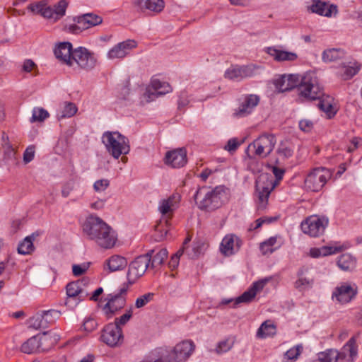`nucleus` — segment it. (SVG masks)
Returning <instances> with one entry per match:
<instances>
[{
    "instance_id": "nucleus-34",
    "label": "nucleus",
    "mask_w": 362,
    "mask_h": 362,
    "mask_svg": "<svg viewBox=\"0 0 362 362\" xmlns=\"http://www.w3.org/2000/svg\"><path fill=\"white\" fill-rule=\"evenodd\" d=\"M257 209L258 210H264L267 205L268 199L271 192V189L268 187H261L257 185Z\"/></svg>"
},
{
    "instance_id": "nucleus-3",
    "label": "nucleus",
    "mask_w": 362,
    "mask_h": 362,
    "mask_svg": "<svg viewBox=\"0 0 362 362\" xmlns=\"http://www.w3.org/2000/svg\"><path fill=\"white\" fill-rule=\"evenodd\" d=\"M228 190L223 185H218L213 189L202 187L197 190L194 199L199 209L212 211L220 208L227 202Z\"/></svg>"
},
{
    "instance_id": "nucleus-42",
    "label": "nucleus",
    "mask_w": 362,
    "mask_h": 362,
    "mask_svg": "<svg viewBox=\"0 0 362 362\" xmlns=\"http://www.w3.org/2000/svg\"><path fill=\"white\" fill-rule=\"evenodd\" d=\"M77 112L76 106L72 103H66L60 113L58 114L59 119L71 117Z\"/></svg>"
},
{
    "instance_id": "nucleus-59",
    "label": "nucleus",
    "mask_w": 362,
    "mask_h": 362,
    "mask_svg": "<svg viewBox=\"0 0 362 362\" xmlns=\"http://www.w3.org/2000/svg\"><path fill=\"white\" fill-rule=\"evenodd\" d=\"M35 156V147L33 146H28L23 153V160L25 163H30L33 160Z\"/></svg>"
},
{
    "instance_id": "nucleus-48",
    "label": "nucleus",
    "mask_w": 362,
    "mask_h": 362,
    "mask_svg": "<svg viewBox=\"0 0 362 362\" xmlns=\"http://www.w3.org/2000/svg\"><path fill=\"white\" fill-rule=\"evenodd\" d=\"M274 84L279 92L289 91V86L287 84L286 77H285L284 74L276 78Z\"/></svg>"
},
{
    "instance_id": "nucleus-10",
    "label": "nucleus",
    "mask_w": 362,
    "mask_h": 362,
    "mask_svg": "<svg viewBox=\"0 0 362 362\" xmlns=\"http://www.w3.org/2000/svg\"><path fill=\"white\" fill-rule=\"evenodd\" d=\"M331 172L325 168H317L310 171L305 179V187L312 192H319L331 178Z\"/></svg>"
},
{
    "instance_id": "nucleus-56",
    "label": "nucleus",
    "mask_w": 362,
    "mask_h": 362,
    "mask_svg": "<svg viewBox=\"0 0 362 362\" xmlns=\"http://www.w3.org/2000/svg\"><path fill=\"white\" fill-rule=\"evenodd\" d=\"M299 128L304 132H310L313 128V123L310 119H301L298 123Z\"/></svg>"
},
{
    "instance_id": "nucleus-49",
    "label": "nucleus",
    "mask_w": 362,
    "mask_h": 362,
    "mask_svg": "<svg viewBox=\"0 0 362 362\" xmlns=\"http://www.w3.org/2000/svg\"><path fill=\"white\" fill-rule=\"evenodd\" d=\"M43 314L45 317V322L46 323H52L54 322L57 319L59 318L60 317V312L57 310H42Z\"/></svg>"
},
{
    "instance_id": "nucleus-58",
    "label": "nucleus",
    "mask_w": 362,
    "mask_h": 362,
    "mask_svg": "<svg viewBox=\"0 0 362 362\" xmlns=\"http://www.w3.org/2000/svg\"><path fill=\"white\" fill-rule=\"evenodd\" d=\"M322 251L324 254V256H327L333 254H336L338 252H340L344 250V247L341 246L339 247H333V246H322Z\"/></svg>"
},
{
    "instance_id": "nucleus-24",
    "label": "nucleus",
    "mask_w": 362,
    "mask_h": 362,
    "mask_svg": "<svg viewBox=\"0 0 362 362\" xmlns=\"http://www.w3.org/2000/svg\"><path fill=\"white\" fill-rule=\"evenodd\" d=\"M72 45L69 42H63L57 45L54 49V53L57 59L62 63L71 66L73 65L72 57Z\"/></svg>"
},
{
    "instance_id": "nucleus-18",
    "label": "nucleus",
    "mask_w": 362,
    "mask_h": 362,
    "mask_svg": "<svg viewBox=\"0 0 362 362\" xmlns=\"http://www.w3.org/2000/svg\"><path fill=\"white\" fill-rule=\"evenodd\" d=\"M308 11L321 16L330 18L337 14L338 8L336 5L322 0H312L310 5L308 6Z\"/></svg>"
},
{
    "instance_id": "nucleus-36",
    "label": "nucleus",
    "mask_w": 362,
    "mask_h": 362,
    "mask_svg": "<svg viewBox=\"0 0 362 362\" xmlns=\"http://www.w3.org/2000/svg\"><path fill=\"white\" fill-rule=\"evenodd\" d=\"M35 238L34 233L27 236L19 243L18 246V252L21 255H28L34 250L33 240Z\"/></svg>"
},
{
    "instance_id": "nucleus-12",
    "label": "nucleus",
    "mask_w": 362,
    "mask_h": 362,
    "mask_svg": "<svg viewBox=\"0 0 362 362\" xmlns=\"http://www.w3.org/2000/svg\"><path fill=\"white\" fill-rule=\"evenodd\" d=\"M327 225V218L312 216L301 223L300 228L305 234L311 237H318L324 233Z\"/></svg>"
},
{
    "instance_id": "nucleus-51",
    "label": "nucleus",
    "mask_w": 362,
    "mask_h": 362,
    "mask_svg": "<svg viewBox=\"0 0 362 362\" xmlns=\"http://www.w3.org/2000/svg\"><path fill=\"white\" fill-rule=\"evenodd\" d=\"M303 349L302 346L297 345L289 349L285 354L286 357L291 361H296L300 354V350Z\"/></svg>"
},
{
    "instance_id": "nucleus-13",
    "label": "nucleus",
    "mask_w": 362,
    "mask_h": 362,
    "mask_svg": "<svg viewBox=\"0 0 362 362\" xmlns=\"http://www.w3.org/2000/svg\"><path fill=\"white\" fill-rule=\"evenodd\" d=\"M100 340L110 347L120 346L124 341L122 328L115 324H107L101 332Z\"/></svg>"
},
{
    "instance_id": "nucleus-17",
    "label": "nucleus",
    "mask_w": 362,
    "mask_h": 362,
    "mask_svg": "<svg viewBox=\"0 0 362 362\" xmlns=\"http://www.w3.org/2000/svg\"><path fill=\"white\" fill-rule=\"evenodd\" d=\"M260 101V98L256 94H247L243 97L239 107L234 110L233 115L236 117H245L250 115Z\"/></svg>"
},
{
    "instance_id": "nucleus-26",
    "label": "nucleus",
    "mask_w": 362,
    "mask_h": 362,
    "mask_svg": "<svg viewBox=\"0 0 362 362\" xmlns=\"http://www.w3.org/2000/svg\"><path fill=\"white\" fill-rule=\"evenodd\" d=\"M320 95L319 98L315 99H306L307 100H318L317 107L318 108L326 113L329 118L334 117L336 112L333 108V98L329 95H326L323 93V88L320 86Z\"/></svg>"
},
{
    "instance_id": "nucleus-41",
    "label": "nucleus",
    "mask_w": 362,
    "mask_h": 362,
    "mask_svg": "<svg viewBox=\"0 0 362 362\" xmlns=\"http://www.w3.org/2000/svg\"><path fill=\"white\" fill-rule=\"evenodd\" d=\"M39 347V341L37 337L34 336L28 339L21 346L22 352L30 354L35 351Z\"/></svg>"
},
{
    "instance_id": "nucleus-11",
    "label": "nucleus",
    "mask_w": 362,
    "mask_h": 362,
    "mask_svg": "<svg viewBox=\"0 0 362 362\" xmlns=\"http://www.w3.org/2000/svg\"><path fill=\"white\" fill-rule=\"evenodd\" d=\"M128 289V284H124L117 292L107 296V302L103 307V310L106 313L115 314L124 307L127 302Z\"/></svg>"
},
{
    "instance_id": "nucleus-21",
    "label": "nucleus",
    "mask_w": 362,
    "mask_h": 362,
    "mask_svg": "<svg viewBox=\"0 0 362 362\" xmlns=\"http://www.w3.org/2000/svg\"><path fill=\"white\" fill-rule=\"evenodd\" d=\"M136 47V41L133 40H127L115 45L108 51L107 57L109 59H123L133 48H135Z\"/></svg>"
},
{
    "instance_id": "nucleus-57",
    "label": "nucleus",
    "mask_w": 362,
    "mask_h": 362,
    "mask_svg": "<svg viewBox=\"0 0 362 362\" xmlns=\"http://www.w3.org/2000/svg\"><path fill=\"white\" fill-rule=\"evenodd\" d=\"M336 354L337 356H335V361L337 362H354L355 358L354 357L347 356L344 351H338L336 350Z\"/></svg>"
},
{
    "instance_id": "nucleus-5",
    "label": "nucleus",
    "mask_w": 362,
    "mask_h": 362,
    "mask_svg": "<svg viewBox=\"0 0 362 362\" xmlns=\"http://www.w3.org/2000/svg\"><path fill=\"white\" fill-rule=\"evenodd\" d=\"M177 208V202L175 195L161 199L158 202V211L161 214V218L155 226V230L159 234L160 238L166 237L170 228V220Z\"/></svg>"
},
{
    "instance_id": "nucleus-7",
    "label": "nucleus",
    "mask_w": 362,
    "mask_h": 362,
    "mask_svg": "<svg viewBox=\"0 0 362 362\" xmlns=\"http://www.w3.org/2000/svg\"><path fill=\"white\" fill-rule=\"evenodd\" d=\"M102 142L107 151L115 158L118 159L121 155L127 154L130 151L128 138L119 132H105L102 135Z\"/></svg>"
},
{
    "instance_id": "nucleus-22",
    "label": "nucleus",
    "mask_w": 362,
    "mask_h": 362,
    "mask_svg": "<svg viewBox=\"0 0 362 362\" xmlns=\"http://www.w3.org/2000/svg\"><path fill=\"white\" fill-rule=\"evenodd\" d=\"M241 245L242 240L240 238L233 234H229L223 238L220 250L225 256H230L235 254Z\"/></svg>"
},
{
    "instance_id": "nucleus-43",
    "label": "nucleus",
    "mask_w": 362,
    "mask_h": 362,
    "mask_svg": "<svg viewBox=\"0 0 362 362\" xmlns=\"http://www.w3.org/2000/svg\"><path fill=\"white\" fill-rule=\"evenodd\" d=\"M341 351H344L347 356H350L351 357L356 358L358 352L355 339L354 337L351 338L344 345Z\"/></svg>"
},
{
    "instance_id": "nucleus-25",
    "label": "nucleus",
    "mask_w": 362,
    "mask_h": 362,
    "mask_svg": "<svg viewBox=\"0 0 362 362\" xmlns=\"http://www.w3.org/2000/svg\"><path fill=\"white\" fill-rule=\"evenodd\" d=\"M133 4L141 11L148 10L156 13H160L165 7L163 0H134Z\"/></svg>"
},
{
    "instance_id": "nucleus-1",
    "label": "nucleus",
    "mask_w": 362,
    "mask_h": 362,
    "mask_svg": "<svg viewBox=\"0 0 362 362\" xmlns=\"http://www.w3.org/2000/svg\"><path fill=\"white\" fill-rule=\"evenodd\" d=\"M82 227L86 238L98 247L105 250L115 247L117 233L101 218L91 214L86 218Z\"/></svg>"
},
{
    "instance_id": "nucleus-38",
    "label": "nucleus",
    "mask_w": 362,
    "mask_h": 362,
    "mask_svg": "<svg viewBox=\"0 0 362 362\" xmlns=\"http://www.w3.org/2000/svg\"><path fill=\"white\" fill-rule=\"evenodd\" d=\"M168 254V250L165 248L160 249L156 252V250H154L151 258V267L155 268L157 266L162 264L164 260L167 258Z\"/></svg>"
},
{
    "instance_id": "nucleus-52",
    "label": "nucleus",
    "mask_w": 362,
    "mask_h": 362,
    "mask_svg": "<svg viewBox=\"0 0 362 362\" xmlns=\"http://www.w3.org/2000/svg\"><path fill=\"white\" fill-rule=\"evenodd\" d=\"M241 144L242 141H240L237 138H231L228 141L224 146V149L230 153H233L238 149Z\"/></svg>"
},
{
    "instance_id": "nucleus-32",
    "label": "nucleus",
    "mask_w": 362,
    "mask_h": 362,
    "mask_svg": "<svg viewBox=\"0 0 362 362\" xmlns=\"http://www.w3.org/2000/svg\"><path fill=\"white\" fill-rule=\"evenodd\" d=\"M277 243V237L272 236L266 240L263 241L259 245V250L263 255H267L273 253L281 247V244L275 246Z\"/></svg>"
},
{
    "instance_id": "nucleus-15",
    "label": "nucleus",
    "mask_w": 362,
    "mask_h": 362,
    "mask_svg": "<svg viewBox=\"0 0 362 362\" xmlns=\"http://www.w3.org/2000/svg\"><path fill=\"white\" fill-rule=\"evenodd\" d=\"M257 68L255 64L232 66L226 69L224 76L229 80L240 81L245 78L253 76Z\"/></svg>"
},
{
    "instance_id": "nucleus-40",
    "label": "nucleus",
    "mask_w": 362,
    "mask_h": 362,
    "mask_svg": "<svg viewBox=\"0 0 362 362\" xmlns=\"http://www.w3.org/2000/svg\"><path fill=\"white\" fill-rule=\"evenodd\" d=\"M151 86L156 91L157 95H165L172 91V88L168 83L161 81L158 79L151 81Z\"/></svg>"
},
{
    "instance_id": "nucleus-46",
    "label": "nucleus",
    "mask_w": 362,
    "mask_h": 362,
    "mask_svg": "<svg viewBox=\"0 0 362 362\" xmlns=\"http://www.w3.org/2000/svg\"><path fill=\"white\" fill-rule=\"evenodd\" d=\"M31 327L35 329H38L41 327H45V317L43 314V311L37 313L35 315L30 319Z\"/></svg>"
},
{
    "instance_id": "nucleus-30",
    "label": "nucleus",
    "mask_w": 362,
    "mask_h": 362,
    "mask_svg": "<svg viewBox=\"0 0 362 362\" xmlns=\"http://www.w3.org/2000/svg\"><path fill=\"white\" fill-rule=\"evenodd\" d=\"M337 264L341 270L349 271L355 268L356 259L351 254L345 253L338 257Z\"/></svg>"
},
{
    "instance_id": "nucleus-19",
    "label": "nucleus",
    "mask_w": 362,
    "mask_h": 362,
    "mask_svg": "<svg viewBox=\"0 0 362 362\" xmlns=\"http://www.w3.org/2000/svg\"><path fill=\"white\" fill-rule=\"evenodd\" d=\"M269 279L265 278L263 279H260L259 281H255L250 286V287L243 292L242 295L237 297L235 299V303H233V307H236L238 304L244 303H250L257 295V292L262 291L264 286L269 282Z\"/></svg>"
},
{
    "instance_id": "nucleus-62",
    "label": "nucleus",
    "mask_w": 362,
    "mask_h": 362,
    "mask_svg": "<svg viewBox=\"0 0 362 362\" xmlns=\"http://www.w3.org/2000/svg\"><path fill=\"white\" fill-rule=\"evenodd\" d=\"M189 100L188 99L187 93L185 91L181 92L178 99V108L181 109L187 106Z\"/></svg>"
},
{
    "instance_id": "nucleus-45",
    "label": "nucleus",
    "mask_w": 362,
    "mask_h": 362,
    "mask_svg": "<svg viewBox=\"0 0 362 362\" xmlns=\"http://www.w3.org/2000/svg\"><path fill=\"white\" fill-rule=\"evenodd\" d=\"M49 115V112L46 110L41 107H35L33 110L30 122H42L47 119Z\"/></svg>"
},
{
    "instance_id": "nucleus-33",
    "label": "nucleus",
    "mask_w": 362,
    "mask_h": 362,
    "mask_svg": "<svg viewBox=\"0 0 362 362\" xmlns=\"http://www.w3.org/2000/svg\"><path fill=\"white\" fill-rule=\"evenodd\" d=\"M345 52L342 49L331 48L323 51L322 59L324 62H332L342 59Z\"/></svg>"
},
{
    "instance_id": "nucleus-28",
    "label": "nucleus",
    "mask_w": 362,
    "mask_h": 362,
    "mask_svg": "<svg viewBox=\"0 0 362 362\" xmlns=\"http://www.w3.org/2000/svg\"><path fill=\"white\" fill-rule=\"evenodd\" d=\"M74 21L82 24L86 30L101 24L103 23V18L94 13H86L74 17Z\"/></svg>"
},
{
    "instance_id": "nucleus-63",
    "label": "nucleus",
    "mask_w": 362,
    "mask_h": 362,
    "mask_svg": "<svg viewBox=\"0 0 362 362\" xmlns=\"http://www.w3.org/2000/svg\"><path fill=\"white\" fill-rule=\"evenodd\" d=\"M35 62L31 59H26L24 61L22 66V70L25 72H30L33 69L35 66Z\"/></svg>"
},
{
    "instance_id": "nucleus-44",
    "label": "nucleus",
    "mask_w": 362,
    "mask_h": 362,
    "mask_svg": "<svg viewBox=\"0 0 362 362\" xmlns=\"http://www.w3.org/2000/svg\"><path fill=\"white\" fill-rule=\"evenodd\" d=\"M334 356H337L335 349H327L317 354V361L319 362H336Z\"/></svg>"
},
{
    "instance_id": "nucleus-9",
    "label": "nucleus",
    "mask_w": 362,
    "mask_h": 362,
    "mask_svg": "<svg viewBox=\"0 0 362 362\" xmlns=\"http://www.w3.org/2000/svg\"><path fill=\"white\" fill-rule=\"evenodd\" d=\"M153 252L154 250H149L147 253L136 257L131 262L127 274V284L128 286L134 284L151 267V258Z\"/></svg>"
},
{
    "instance_id": "nucleus-64",
    "label": "nucleus",
    "mask_w": 362,
    "mask_h": 362,
    "mask_svg": "<svg viewBox=\"0 0 362 362\" xmlns=\"http://www.w3.org/2000/svg\"><path fill=\"white\" fill-rule=\"evenodd\" d=\"M87 267H82L81 265L74 264L72 267V272L74 276H78L82 275L86 272Z\"/></svg>"
},
{
    "instance_id": "nucleus-53",
    "label": "nucleus",
    "mask_w": 362,
    "mask_h": 362,
    "mask_svg": "<svg viewBox=\"0 0 362 362\" xmlns=\"http://www.w3.org/2000/svg\"><path fill=\"white\" fill-rule=\"evenodd\" d=\"M132 316V309L128 310L124 315L119 317H117L115 320V322L112 324L117 325L119 327L122 325H126Z\"/></svg>"
},
{
    "instance_id": "nucleus-2",
    "label": "nucleus",
    "mask_w": 362,
    "mask_h": 362,
    "mask_svg": "<svg viewBox=\"0 0 362 362\" xmlns=\"http://www.w3.org/2000/svg\"><path fill=\"white\" fill-rule=\"evenodd\" d=\"M289 90L296 88L298 95L303 99H315L320 95V84L317 74L308 71L303 74H284Z\"/></svg>"
},
{
    "instance_id": "nucleus-29",
    "label": "nucleus",
    "mask_w": 362,
    "mask_h": 362,
    "mask_svg": "<svg viewBox=\"0 0 362 362\" xmlns=\"http://www.w3.org/2000/svg\"><path fill=\"white\" fill-rule=\"evenodd\" d=\"M127 264V259L124 257L115 255L105 261L104 268L106 269L107 267L110 272H115L123 270Z\"/></svg>"
},
{
    "instance_id": "nucleus-61",
    "label": "nucleus",
    "mask_w": 362,
    "mask_h": 362,
    "mask_svg": "<svg viewBox=\"0 0 362 362\" xmlns=\"http://www.w3.org/2000/svg\"><path fill=\"white\" fill-rule=\"evenodd\" d=\"M278 153L284 158H290L293 155V151L291 148L281 144L278 148Z\"/></svg>"
},
{
    "instance_id": "nucleus-20",
    "label": "nucleus",
    "mask_w": 362,
    "mask_h": 362,
    "mask_svg": "<svg viewBox=\"0 0 362 362\" xmlns=\"http://www.w3.org/2000/svg\"><path fill=\"white\" fill-rule=\"evenodd\" d=\"M356 293V287L345 283L335 288L332 293V298H335L341 304H346L349 303Z\"/></svg>"
},
{
    "instance_id": "nucleus-47",
    "label": "nucleus",
    "mask_w": 362,
    "mask_h": 362,
    "mask_svg": "<svg viewBox=\"0 0 362 362\" xmlns=\"http://www.w3.org/2000/svg\"><path fill=\"white\" fill-rule=\"evenodd\" d=\"M154 293H145L136 299L135 307L136 308H141L146 305L148 303L153 300Z\"/></svg>"
},
{
    "instance_id": "nucleus-4",
    "label": "nucleus",
    "mask_w": 362,
    "mask_h": 362,
    "mask_svg": "<svg viewBox=\"0 0 362 362\" xmlns=\"http://www.w3.org/2000/svg\"><path fill=\"white\" fill-rule=\"evenodd\" d=\"M195 349L192 340H184L173 349L160 347L156 349L161 362H186Z\"/></svg>"
},
{
    "instance_id": "nucleus-39",
    "label": "nucleus",
    "mask_w": 362,
    "mask_h": 362,
    "mask_svg": "<svg viewBox=\"0 0 362 362\" xmlns=\"http://www.w3.org/2000/svg\"><path fill=\"white\" fill-rule=\"evenodd\" d=\"M360 69L361 66L357 62L350 63L349 65L343 66L341 76L343 79L349 80L357 74Z\"/></svg>"
},
{
    "instance_id": "nucleus-27",
    "label": "nucleus",
    "mask_w": 362,
    "mask_h": 362,
    "mask_svg": "<svg viewBox=\"0 0 362 362\" xmlns=\"http://www.w3.org/2000/svg\"><path fill=\"white\" fill-rule=\"evenodd\" d=\"M266 52L277 62H294L298 59L296 52L279 49L275 47H267Z\"/></svg>"
},
{
    "instance_id": "nucleus-60",
    "label": "nucleus",
    "mask_w": 362,
    "mask_h": 362,
    "mask_svg": "<svg viewBox=\"0 0 362 362\" xmlns=\"http://www.w3.org/2000/svg\"><path fill=\"white\" fill-rule=\"evenodd\" d=\"M185 252L182 250H178L170 259L169 262V265L171 268L175 269L178 266L179 259L182 255H183Z\"/></svg>"
},
{
    "instance_id": "nucleus-6",
    "label": "nucleus",
    "mask_w": 362,
    "mask_h": 362,
    "mask_svg": "<svg viewBox=\"0 0 362 362\" xmlns=\"http://www.w3.org/2000/svg\"><path fill=\"white\" fill-rule=\"evenodd\" d=\"M68 6L67 0H59L52 5H49L46 1H41L30 4L28 9L55 23L66 15Z\"/></svg>"
},
{
    "instance_id": "nucleus-31",
    "label": "nucleus",
    "mask_w": 362,
    "mask_h": 362,
    "mask_svg": "<svg viewBox=\"0 0 362 362\" xmlns=\"http://www.w3.org/2000/svg\"><path fill=\"white\" fill-rule=\"evenodd\" d=\"M304 271L303 268L298 270V279L294 283L295 288L300 291L311 288L314 282L313 279L304 276Z\"/></svg>"
},
{
    "instance_id": "nucleus-23",
    "label": "nucleus",
    "mask_w": 362,
    "mask_h": 362,
    "mask_svg": "<svg viewBox=\"0 0 362 362\" xmlns=\"http://www.w3.org/2000/svg\"><path fill=\"white\" fill-rule=\"evenodd\" d=\"M165 163L172 168H181L187 163V152L185 148H178L166 153Z\"/></svg>"
},
{
    "instance_id": "nucleus-14",
    "label": "nucleus",
    "mask_w": 362,
    "mask_h": 362,
    "mask_svg": "<svg viewBox=\"0 0 362 362\" xmlns=\"http://www.w3.org/2000/svg\"><path fill=\"white\" fill-rule=\"evenodd\" d=\"M81 286L82 282L79 281H73L66 285L67 298L65 303L66 305L74 308L88 296L87 292Z\"/></svg>"
},
{
    "instance_id": "nucleus-50",
    "label": "nucleus",
    "mask_w": 362,
    "mask_h": 362,
    "mask_svg": "<svg viewBox=\"0 0 362 362\" xmlns=\"http://www.w3.org/2000/svg\"><path fill=\"white\" fill-rule=\"evenodd\" d=\"M200 246L197 243H193V245L190 247L189 246L187 249H185V254L190 259L197 258L200 252H199Z\"/></svg>"
},
{
    "instance_id": "nucleus-8",
    "label": "nucleus",
    "mask_w": 362,
    "mask_h": 362,
    "mask_svg": "<svg viewBox=\"0 0 362 362\" xmlns=\"http://www.w3.org/2000/svg\"><path fill=\"white\" fill-rule=\"evenodd\" d=\"M276 139L272 134H263L250 144L245 149L246 157L254 160L257 157H267L274 150Z\"/></svg>"
},
{
    "instance_id": "nucleus-55",
    "label": "nucleus",
    "mask_w": 362,
    "mask_h": 362,
    "mask_svg": "<svg viewBox=\"0 0 362 362\" xmlns=\"http://www.w3.org/2000/svg\"><path fill=\"white\" fill-rule=\"evenodd\" d=\"M110 185V181L107 179L96 180L93 184V189L95 192H103Z\"/></svg>"
},
{
    "instance_id": "nucleus-37",
    "label": "nucleus",
    "mask_w": 362,
    "mask_h": 362,
    "mask_svg": "<svg viewBox=\"0 0 362 362\" xmlns=\"http://www.w3.org/2000/svg\"><path fill=\"white\" fill-rule=\"evenodd\" d=\"M234 343V339L233 337H228L217 343L214 351L218 355L226 354L233 347Z\"/></svg>"
},
{
    "instance_id": "nucleus-16",
    "label": "nucleus",
    "mask_w": 362,
    "mask_h": 362,
    "mask_svg": "<svg viewBox=\"0 0 362 362\" xmlns=\"http://www.w3.org/2000/svg\"><path fill=\"white\" fill-rule=\"evenodd\" d=\"M71 59L73 63L76 62L79 67L86 70L93 69L96 62L95 57L83 47L73 50Z\"/></svg>"
},
{
    "instance_id": "nucleus-35",
    "label": "nucleus",
    "mask_w": 362,
    "mask_h": 362,
    "mask_svg": "<svg viewBox=\"0 0 362 362\" xmlns=\"http://www.w3.org/2000/svg\"><path fill=\"white\" fill-rule=\"evenodd\" d=\"M276 334V326L268 321L264 322L257 332V337L260 339H265Z\"/></svg>"
},
{
    "instance_id": "nucleus-54",
    "label": "nucleus",
    "mask_w": 362,
    "mask_h": 362,
    "mask_svg": "<svg viewBox=\"0 0 362 362\" xmlns=\"http://www.w3.org/2000/svg\"><path fill=\"white\" fill-rule=\"evenodd\" d=\"M65 30L72 34H78L86 28L82 24L74 22L73 24L66 25Z\"/></svg>"
}]
</instances>
